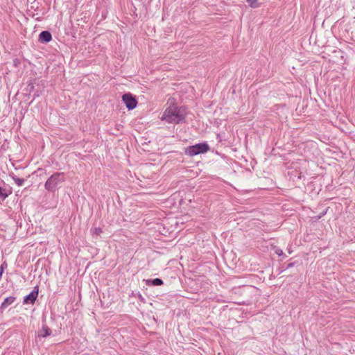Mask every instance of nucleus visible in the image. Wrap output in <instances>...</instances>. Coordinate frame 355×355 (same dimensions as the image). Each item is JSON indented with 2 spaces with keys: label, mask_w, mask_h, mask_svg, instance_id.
<instances>
[{
  "label": "nucleus",
  "mask_w": 355,
  "mask_h": 355,
  "mask_svg": "<svg viewBox=\"0 0 355 355\" xmlns=\"http://www.w3.org/2000/svg\"><path fill=\"white\" fill-rule=\"evenodd\" d=\"M320 137L318 138L321 141L325 142L326 135H319Z\"/></svg>",
  "instance_id": "obj_15"
},
{
  "label": "nucleus",
  "mask_w": 355,
  "mask_h": 355,
  "mask_svg": "<svg viewBox=\"0 0 355 355\" xmlns=\"http://www.w3.org/2000/svg\"><path fill=\"white\" fill-rule=\"evenodd\" d=\"M12 178L15 181V182L19 187L22 186L25 182L24 179L19 178L15 175H12Z\"/></svg>",
  "instance_id": "obj_11"
},
{
  "label": "nucleus",
  "mask_w": 355,
  "mask_h": 355,
  "mask_svg": "<svg viewBox=\"0 0 355 355\" xmlns=\"http://www.w3.org/2000/svg\"><path fill=\"white\" fill-rule=\"evenodd\" d=\"M209 149V146L206 142H203L185 148L184 153L190 157H193L199 154L205 153Z\"/></svg>",
  "instance_id": "obj_3"
},
{
  "label": "nucleus",
  "mask_w": 355,
  "mask_h": 355,
  "mask_svg": "<svg viewBox=\"0 0 355 355\" xmlns=\"http://www.w3.org/2000/svg\"><path fill=\"white\" fill-rule=\"evenodd\" d=\"M122 99L128 110H132L137 106V101L130 94H125Z\"/></svg>",
  "instance_id": "obj_4"
},
{
  "label": "nucleus",
  "mask_w": 355,
  "mask_h": 355,
  "mask_svg": "<svg viewBox=\"0 0 355 355\" xmlns=\"http://www.w3.org/2000/svg\"><path fill=\"white\" fill-rule=\"evenodd\" d=\"M294 263H289L287 266V268H291L294 266Z\"/></svg>",
  "instance_id": "obj_16"
},
{
  "label": "nucleus",
  "mask_w": 355,
  "mask_h": 355,
  "mask_svg": "<svg viewBox=\"0 0 355 355\" xmlns=\"http://www.w3.org/2000/svg\"><path fill=\"white\" fill-rule=\"evenodd\" d=\"M51 334V330L50 328L47 325L43 324L42 329L38 331V336L45 338L48 336H50Z\"/></svg>",
  "instance_id": "obj_7"
},
{
  "label": "nucleus",
  "mask_w": 355,
  "mask_h": 355,
  "mask_svg": "<svg viewBox=\"0 0 355 355\" xmlns=\"http://www.w3.org/2000/svg\"><path fill=\"white\" fill-rule=\"evenodd\" d=\"M3 268L4 269L5 266H7V264H5V263H3Z\"/></svg>",
  "instance_id": "obj_19"
},
{
  "label": "nucleus",
  "mask_w": 355,
  "mask_h": 355,
  "mask_svg": "<svg viewBox=\"0 0 355 355\" xmlns=\"http://www.w3.org/2000/svg\"><path fill=\"white\" fill-rule=\"evenodd\" d=\"M16 300V297L14 296H10L6 297L4 301L2 302L1 305V309H6L8 305L12 304Z\"/></svg>",
  "instance_id": "obj_9"
},
{
  "label": "nucleus",
  "mask_w": 355,
  "mask_h": 355,
  "mask_svg": "<svg viewBox=\"0 0 355 355\" xmlns=\"http://www.w3.org/2000/svg\"><path fill=\"white\" fill-rule=\"evenodd\" d=\"M12 192V188L10 187L4 188L0 187V200H5Z\"/></svg>",
  "instance_id": "obj_6"
},
{
  "label": "nucleus",
  "mask_w": 355,
  "mask_h": 355,
  "mask_svg": "<svg viewBox=\"0 0 355 355\" xmlns=\"http://www.w3.org/2000/svg\"><path fill=\"white\" fill-rule=\"evenodd\" d=\"M38 286H35L34 289L24 298V304H34L38 295Z\"/></svg>",
  "instance_id": "obj_5"
},
{
  "label": "nucleus",
  "mask_w": 355,
  "mask_h": 355,
  "mask_svg": "<svg viewBox=\"0 0 355 355\" xmlns=\"http://www.w3.org/2000/svg\"><path fill=\"white\" fill-rule=\"evenodd\" d=\"M51 39H52L51 35L48 31H42L40 34L39 40H40V42H50L51 40Z\"/></svg>",
  "instance_id": "obj_8"
},
{
  "label": "nucleus",
  "mask_w": 355,
  "mask_h": 355,
  "mask_svg": "<svg viewBox=\"0 0 355 355\" xmlns=\"http://www.w3.org/2000/svg\"><path fill=\"white\" fill-rule=\"evenodd\" d=\"M64 181L65 178L64 173L56 172L47 179L44 187L49 191L55 192L58 186Z\"/></svg>",
  "instance_id": "obj_2"
},
{
  "label": "nucleus",
  "mask_w": 355,
  "mask_h": 355,
  "mask_svg": "<svg viewBox=\"0 0 355 355\" xmlns=\"http://www.w3.org/2000/svg\"><path fill=\"white\" fill-rule=\"evenodd\" d=\"M301 174H302V173H300V175L297 176L298 179H301V178H302Z\"/></svg>",
  "instance_id": "obj_17"
},
{
  "label": "nucleus",
  "mask_w": 355,
  "mask_h": 355,
  "mask_svg": "<svg viewBox=\"0 0 355 355\" xmlns=\"http://www.w3.org/2000/svg\"><path fill=\"white\" fill-rule=\"evenodd\" d=\"M3 268L4 269L5 266H7V264H5V263H3Z\"/></svg>",
  "instance_id": "obj_18"
},
{
  "label": "nucleus",
  "mask_w": 355,
  "mask_h": 355,
  "mask_svg": "<svg viewBox=\"0 0 355 355\" xmlns=\"http://www.w3.org/2000/svg\"><path fill=\"white\" fill-rule=\"evenodd\" d=\"M94 234L99 235L102 232V230L100 227H96L94 230Z\"/></svg>",
  "instance_id": "obj_14"
},
{
  "label": "nucleus",
  "mask_w": 355,
  "mask_h": 355,
  "mask_svg": "<svg viewBox=\"0 0 355 355\" xmlns=\"http://www.w3.org/2000/svg\"><path fill=\"white\" fill-rule=\"evenodd\" d=\"M187 112L184 107H178L173 105L166 108L162 116V120L168 123H180L182 121Z\"/></svg>",
  "instance_id": "obj_1"
},
{
  "label": "nucleus",
  "mask_w": 355,
  "mask_h": 355,
  "mask_svg": "<svg viewBox=\"0 0 355 355\" xmlns=\"http://www.w3.org/2000/svg\"><path fill=\"white\" fill-rule=\"evenodd\" d=\"M259 0H247L248 3L250 4L252 8H257L259 6V3L258 2Z\"/></svg>",
  "instance_id": "obj_12"
},
{
  "label": "nucleus",
  "mask_w": 355,
  "mask_h": 355,
  "mask_svg": "<svg viewBox=\"0 0 355 355\" xmlns=\"http://www.w3.org/2000/svg\"><path fill=\"white\" fill-rule=\"evenodd\" d=\"M275 252L276 254H277L278 256H282L283 255V251L282 250L279 249V248H277L275 250Z\"/></svg>",
  "instance_id": "obj_13"
},
{
  "label": "nucleus",
  "mask_w": 355,
  "mask_h": 355,
  "mask_svg": "<svg viewBox=\"0 0 355 355\" xmlns=\"http://www.w3.org/2000/svg\"><path fill=\"white\" fill-rule=\"evenodd\" d=\"M147 284L148 285L150 284V285L153 286H160L163 284V281L159 278H155L153 279L148 280Z\"/></svg>",
  "instance_id": "obj_10"
}]
</instances>
